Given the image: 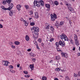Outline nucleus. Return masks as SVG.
I'll return each instance as SVG.
<instances>
[{
    "label": "nucleus",
    "instance_id": "nucleus-16",
    "mask_svg": "<svg viewBox=\"0 0 80 80\" xmlns=\"http://www.w3.org/2000/svg\"><path fill=\"white\" fill-rule=\"evenodd\" d=\"M24 23L25 26H26V27H27V26H28V21H27L25 20L24 21Z\"/></svg>",
    "mask_w": 80,
    "mask_h": 80
},
{
    "label": "nucleus",
    "instance_id": "nucleus-35",
    "mask_svg": "<svg viewBox=\"0 0 80 80\" xmlns=\"http://www.w3.org/2000/svg\"><path fill=\"white\" fill-rule=\"evenodd\" d=\"M53 18L55 19H56L57 18V15L55 14H53Z\"/></svg>",
    "mask_w": 80,
    "mask_h": 80
},
{
    "label": "nucleus",
    "instance_id": "nucleus-54",
    "mask_svg": "<svg viewBox=\"0 0 80 80\" xmlns=\"http://www.w3.org/2000/svg\"><path fill=\"white\" fill-rule=\"evenodd\" d=\"M32 61H33V62H35V61L36 60L35 58H33L32 59Z\"/></svg>",
    "mask_w": 80,
    "mask_h": 80
},
{
    "label": "nucleus",
    "instance_id": "nucleus-40",
    "mask_svg": "<svg viewBox=\"0 0 80 80\" xmlns=\"http://www.w3.org/2000/svg\"><path fill=\"white\" fill-rule=\"evenodd\" d=\"M10 72H11V73H15V71H14L13 70H10Z\"/></svg>",
    "mask_w": 80,
    "mask_h": 80
},
{
    "label": "nucleus",
    "instance_id": "nucleus-10",
    "mask_svg": "<svg viewBox=\"0 0 80 80\" xmlns=\"http://www.w3.org/2000/svg\"><path fill=\"white\" fill-rule=\"evenodd\" d=\"M35 18L37 19L38 18V12H36L35 13Z\"/></svg>",
    "mask_w": 80,
    "mask_h": 80
},
{
    "label": "nucleus",
    "instance_id": "nucleus-13",
    "mask_svg": "<svg viewBox=\"0 0 80 80\" xmlns=\"http://www.w3.org/2000/svg\"><path fill=\"white\" fill-rule=\"evenodd\" d=\"M51 21H55V18L53 17V16L52 14H51Z\"/></svg>",
    "mask_w": 80,
    "mask_h": 80
},
{
    "label": "nucleus",
    "instance_id": "nucleus-1",
    "mask_svg": "<svg viewBox=\"0 0 80 80\" xmlns=\"http://www.w3.org/2000/svg\"><path fill=\"white\" fill-rule=\"evenodd\" d=\"M34 7H35L36 6H37L38 7H40L39 4H40L42 6H44V2L42 0H39L38 2L37 1H34Z\"/></svg>",
    "mask_w": 80,
    "mask_h": 80
},
{
    "label": "nucleus",
    "instance_id": "nucleus-42",
    "mask_svg": "<svg viewBox=\"0 0 80 80\" xmlns=\"http://www.w3.org/2000/svg\"><path fill=\"white\" fill-rule=\"evenodd\" d=\"M6 2L5 1H4L2 2V4L3 5H6Z\"/></svg>",
    "mask_w": 80,
    "mask_h": 80
},
{
    "label": "nucleus",
    "instance_id": "nucleus-3",
    "mask_svg": "<svg viewBox=\"0 0 80 80\" xmlns=\"http://www.w3.org/2000/svg\"><path fill=\"white\" fill-rule=\"evenodd\" d=\"M66 5L67 6V7L68 8V9L70 11V12H72L73 13H74L75 12L74 11V9L73 8L71 7V5L69 3H66Z\"/></svg>",
    "mask_w": 80,
    "mask_h": 80
},
{
    "label": "nucleus",
    "instance_id": "nucleus-24",
    "mask_svg": "<svg viewBox=\"0 0 80 80\" xmlns=\"http://www.w3.org/2000/svg\"><path fill=\"white\" fill-rule=\"evenodd\" d=\"M68 41H69L72 44H73V40H72V39H70L69 40H68Z\"/></svg>",
    "mask_w": 80,
    "mask_h": 80
},
{
    "label": "nucleus",
    "instance_id": "nucleus-56",
    "mask_svg": "<svg viewBox=\"0 0 80 80\" xmlns=\"http://www.w3.org/2000/svg\"><path fill=\"white\" fill-rule=\"evenodd\" d=\"M78 75L79 77H80V71H79L78 72Z\"/></svg>",
    "mask_w": 80,
    "mask_h": 80
},
{
    "label": "nucleus",
    "instance_id": "nucleus-48",
    "mask_svg": "<svg viewBox=\"0 0 80 80\" xmlns=\"http://www.w3.org/2000/svg\"><path fill=\"white\" fill-rule=\"evenodd\" d=\"M74 77H77V74H74Z\"/></svg>",
    "mask_w": 80,
    "mask_h": 80
},
{
    "label": "nucleus",
    "instance_id": "nucleus-41",
    "mask_svg": "<svg viewBox=\"0 0 80 80\" xmlns=\"http://www.w3.org/2000/svg\"><path fill=\"white\" fill-rule=\"evenodd\" d=\"M20 20L21 21V22H24V21H25V20H24L22 18H21Z\"/></svg>",
    "mask_w": 80,
    "mask_h": 80
},
{
    "label": "nucleus",
    "instance_id": "nucleus-62",
    "mask_svg": "<svg viewBox=\"0 0 80 80\" xmlns=\"http://www.w3.org/2000/svg\"><path fill=\"white\" fill-rule=\"evenodd\" d=\"M41 45H42V46H44V43H41Z\"/></svg>",
    "mask_w": 80,
    "mask_h": 80
},
{
    "label": "nucleus",
    "instance_id": "nucleus-45",
    "mask_svg": "<svg viewBox=\"0 0 80 80\" xmlns=\"http://www.w3.org/2000/svg\"><path fill=\"white\" fill-rule=\"evenodd\" d=\"M36 48L38 49V50H40V48H39V46H38V45H36Z\"/></svg>",
    "mask_w": 80,
    "mask_h": 80
},
{
    "label": "nucleus",
    "instance_id": "nucleus-31",
    "mask_svg": "<svg viewBox=\"0 0 80 80\" xmlns=\"http://www.w3.org/2000/svg\"><path fill=\"white\" fill-rule=\"evenodd\" d=\"M25 8H26V9H28V8H29V6H28L27 5H25Z\"/></svg>",
    "mask_w": 80,
    "mask_h": 80
},
{
    "label": "nucleus",
    "instance_id": "nucleus-18",
    "mask_svg": "<svg viewBox=\"0 0 80 80\" xmlns=\"http://www.w3.org/2000/svg\"><path fill=\"white\" fill-rule=\"evenodd\" d=\"M64 21H61L59 23V26H62V25H63L64 24Z\"/></svg>",
    "mask_w": 80,
    "mask_h": 80
},
{
    "label": "nucleus",
    "instance_id": "nucleus-12",
    "mask_svg": "<svg viewBox=\"0 0 80 80\" xmlns=\"http://www.w3.org/2000/svg\"><path fill=\"white\" fill-rule=\"evenodd\" d=\"M13 13H14V12L13 11H11L9 12V14L10 16H11V17H12V16H13Z\"/></svg>",
    "mask_w": 80,
    "mask_h": 80
},
{
    "label": "nucleus",
    "instance_id": "nucleus-19",
    "mask_svg": "<svg viewBox=\"0 0 80 80\" xmlns=\"http://www.w3.org/2000/svg\"><path fill=\"white\" fill-rule=\"evenodd\" d=\"M60 59V56H58L56 57V60H59Z\"/></svg>",
    "mask_w": 80,
    "mask_h": 80
},
{
    "label": "nucleus",
    "instance_id": "nucleus-33",
    "mask_svg": "<svg viewBox=\"0 0 80 80\" xmlns=\"http://www.w3.org/2000/svg\"><path fill=\"white\" fill-rule=\"evenodd\" d=\"M25 77L28 78L29 77H30V76L29 74H27V75H25Z\"/></svg>",
    "mask_w": 80,
    "mask_h": 80
},
{
    "label": "nucleus",
    "instance_id": "nucleus-5",
    "mask_svg": "<svg viewBox=\"0 0 80 80\" xmlns=\"http://www.w3.org/2000/svg\"><path fill=\"white\" fill-rule=\"evenodd\" d=\"M59 44L61 47H65V43L64 42H62L61 40L59 42Z\"/></svg>",
    "mask_w": 80,
    "mask_h": 80
},
{
    "label": "nucleus",
    "instance_id": "nucleus-50",
    "mask_svg": "<svg viewBox=\"0 0 80 80\" xmlns=\"http://www.w3.org/2000/svg\"><path fill=\"white\" fill-rule=\"evenodd\" d=\"M50 3L51 5H52V4H53V1H50Z\"/></svg>",
    "mask_w": 80,
    "mask_h": 80
},
{
    "label": "nucleus",
    "instance_id": "nucleus-2",
    "mask_svg": "<svg viewBox=\"0 0 80 80\" xmlns=\"http://www.w3.org/2000/svg\"><path fill=\"white\" fill-rule=\"evenodd\" d=\"M60 37L61 39L62 40H63V39H64L65 41H68V37H67V36L65 35L64 33H62V34L60 36Z\"/></svg>",
    "mask_w": 80,
    "mask_h": 80
},
{
    "label": "nucleus",
    "instance_id": "nucleus-20",
    "mask_svg": "<svg viewBox=\"0 0 80 80\" xmlns=\"http://www.w3.org/2000/svg\"><path fill=\"white\" fill-rule=\"evenodd\" d=\"M74 40L75 41L76 40H77L78 39V38L77 37V35L76 34L74 35Z\"/></svg>",
    "mask_w": 80,
    "mask_h": 80
},
{
    "label": "nucleus",
    "instance_id": "nucleus-9",
    "mask_svg": "<svg viewBox=\"0 0 80 80\" xmlns=\"http://www.w3.org/2000/svg\"><path fill=\"white\" fill-rule=\"evenodd\" d=\"M45 25L46 26L45 28L46 30H47V29H50V24H49L47 23Z\"/></svg>",
    "mask_w": 80,
    "mask_h": 80
},
{
    "label": "nucleus",
    "instance_id": "nucleus-21",
    "mask_svg": "<svg viewBox=\"0 0 80 80\" xmlns=\"http://www.w3.org/2000/svg\"><path fill=\"white\" fill-rule=\"evenodd\" d=\"M1 8L4 10H8V8H5V7L3 6H1Z\"/></svg>",
    "mask_w": 80,
    "mask_h": 80
},
{
    "label": "nucleus",
    "instance_id": "nucleus-7",
    "mask_svg": "<svg viewBox=\"0 0 80 80\" xmlns=\"http://www.w3.org/2000/svg\"><path fill=\"white\" fill-rule=\"evenodd\" d=\"M2 64L5 66H8L9 62L7 61H3L2 62Z\"/></svg>",
    "mask_w": 80,
    "mask_h": 80
},
{
    "label": "nucleus",
    "instance_id": "nucleus-36",
    "mask_svg": "<svg viewBox=\"0 0 80 80\" xmlns=\"http://www.w3.org/2000/svg\"><path fill=\"white\" fill-rule=\"evenodd\" d=\"M56 46H59V42H56L55 43Z\"/></svg>",
    "mask_w": 80,
    "mask_h": 80
},
{
    "label": "nucleus",
    "instance_id": "nucleus-32",
    "mask_svg": "<svg viewBox=\"0 0 80 80\" xmlns=\"http://www.w3.org/2000/svg\"><path fill=\"white\" fill-rule=\"evenodd\" d=\"M6 1L7 3H10L12 2V0H6Z\"/></svg>",
    "mask_w": 80,
    "mask_h": 80
},
{
    "label": "nucleus",
    "instance_id": "nucleus-15",
    "mask_svg": "<svg viewBox=\"0 0 80 80\" xmlns=\"http://www.w3.org/2000/svg\"><path fill=\"white\" fill-rule=\"evenodd\" d=\"M25 39L26 41H29V40H30V38H29V36H28V35H26V36Z\"/></svg>",
    "mask_w": 80,
    "mask_h": 80
},
{
    "label": "nucleus",
    "instance_id": "nucleus-57",
    "mask_svg": "<svg viewBox=\"0 0 80 80\" xmlns=\"http://www.w3.org/2000/svg\"><path fill=\"white\" fill-rule=\"evenodd\" d=\"M69 21L70 25H71V23H72V21H71V20H69Z\"/></svg>",
    "mask_w": 80,
    "mask_h": 80
},
{
    "label": "nucleus",
    "instance_id": "nucleus-29",
    "mask_svg": "<svg viewBox=\"0 0 80 80\" xmlns=\"http://www.w3.org/2000/svg\"><path fill=\"white\" fill-rule=\"evenodd\" d=\"M66 80H70V78L68 77V76H66L65 78Z\"/></svg>",
    "mask_w": 80,
    "mask_h": 80
},
{
    "label": "nucleus",
    "instance_id": "nucleus-39",
    "mask_svg": "<svg viewBox=\"0 0 80 80\" xmlns=\"http://www.w3.org/2000/svg\"><path fill=\"white\" fill-rule=\"evenodd\" d=\"M23 73H25V74H28V72L27 71H23Z\"/></svg>",
    "mask_w": 80,
    "mask_h": 80
},
{
    "label": "nucleus",
    "instance_id": "nucleus-38",
    "mask_svg": "<svg viewBox=\"0 0 80 80\" xmlns=\"http://www.w3.org/2000/svg\"><path fill=\"white\" fill-rule=\"evenodd\" d=\"M38 42H39L40 43H41V42H42V39L41 38L38 39Z\"/></svg>",
    "mask_w": 80,
    "mask_h": 80
},
{
    "label": "nucleus",
    "instance_id": "nucleus-58",
    "mask_svg": "<svg viewBox=\"0 0 80 80\" xmlns=\"http://www.w3.org/2000/svg\"><path fill=\"white\" fill-rule=\"evenodd\" d=\"M12 42H9V44L10 45H12Z\"/></svg>",
    "mask_w": 80,
    "mask_h": 80
},
{
    "label": "nucleus",
    "instance_id": "nucleus-55",
    "mask_svg": "<svg viewBox=\"0 0 80 80\" xmlns=\"http://www.w3.org/2000/svg\"><path fill=\"white\" fill-rule=\"evenodd\" d=\"M60 70H61V71L62 72H65V70H64V69H60Z\"/></svg>",
    "mask_w": 80,
    "mask_h": 80
},
{
    "label": "nucleus",
    "instance_id": "nucleus-52",
    "mask_svg": "<svg viewBox=\"0 0 80 80\" xmlns=\"http://www.w3.org/2000/svg\"><path fill=\"white\" fill-rule=\"evenodd\" d=\"M57 51H58V52H62V50L59 49H58Z\"/></svg>",
    "mask_w": 80,
    "mask_h": 80
},
{
    "label": "nucleus",
    "instance_id": "nucleus-27",
    "mask_svg": "<svg viewBox=\"0 0 80 80\" xmlns=\"http://www.w3.org/2000/svg\"><path fill=\"white\" fill-rule=\"evenodd\" d=\"M35 22H32L30 23V25H31V26H34V25H35Z\"/></svg>",
    "mask_w": 80,
    "mask_h": 80
},
{
    "label": "nucleus",
    "instance_id": "nucleus-64",
    "mask_svg": "<svg viewBox=\"0 0 80 80\" xmlns=\"http://www.w3.org/2000/svg\"><path fill=\"white\" fill-rule=\"evenodd\" d=\"M32 19V18H29V20H31Z\"/></svg>",
    "mask_w": 80,
    "mask_h": 80
},
{
    "label": "nucleus",
    "instance_id": "nucleus-8",
    "mask_svg": "<svg viewBox=\"0 0 80 80\" xmlns=\"http://www.w3.org/2000/svg\"><path fill=\"white\" fill-rule=\"evenodd\" d=\"M61 55L63 57H64L65 58H68V54L66 53H62Z\"/></svg>",
    "mask_w": 80,
    "mask_h": 80
},
{
    "label": "nucleus",
    "instance_id": "nucleus-4",
    "mask_svg": "<svg viewBox=\"0 0 80 80\" xmlns=\"http://www.w3.org/2000/svg\"><path fill=\"white\" fill-rule=\"evenodd\" d=\"M31 30H34V32H39V28L37 27H33L31 28Z\"/></svg>",
    "mask_w": 80,
    "mask_h": 80
},
{
    "label": "nucleus",
    "instance_id": "nucleus-37",
    "mask_svg": "<svg viewBox=\"0 0 80 80\" xmlns=\"http://www.w3.org/2000/svg\"><path fill=\"white\" fill-rule=\"evenodd\" d=\"M9 68L10 69H12V68H13V67L12 65H10L9 66Z\"/></svg>",
    "mask_w": 80,
    "mask_h": 80
},
{
    "label": "nucleus",
    "instance_id": "nucleus-28",
    "mask_svg": "<svg viewBox=\"0 0 80 80\" xmlns=\"http://www.w3.org/2000/svg\"><path fill=\"white\" fill-rule=\"evenodd\" d=\"M33 11H31L29 13V15H33Z\"/></svg>",
    "mask_w": 80,
    "mask_h": 80
},
{
    "label": "nucleus",
    "instance_id": "nucleus-44",
    "mask_svg": "<svg viewBox=\"0 0 80 80\" xmlns=\"http://www.w3.org/2000/svg\"><path fill=\"white\" fill-rule=\"evenodd\" d=\"M34 33L36 35H38V32H34Z\"/></svg>",
    "mask_w": 80,
    "mask_h": 80
},
{
    "label": "nucleus",
    "instance_id": "nucleus-14",
    "mask_svg": "<svg viewBox=\"0 0 80 80\" xmlns=\"http://www.w3.org/2000/svg\"><path fill=\"white\" fill-rule=\"evenodd\" d=\"M16 8H17V10H18V11H20V8H21V6H20V5H18L16 6Z\"/></svg>",
    "mask_w": 80,
    "mask_h": 80
},
{
    "label": "nucleus",
    "instance_id": "nucleus-60",
    "mask_svg": "<svg viewBox=\"0 0 80 80\" xmlns=\"http://www.w3.org/2000/svg\"><path fill=\"white\" fill-rule=\"evenodd\" d=\"M78 56H80V53L79 52L77 54Z\"/></svg>",
    "mask_w": 80,
    "mask_h": 80
},
{
    "label": "nucleus",
    "instance_id": "nucleus-43",
    "mask_svg": "<svg viewBox=\"0 0 80 80\" xmlns=\"http://www.w3.org/2000/svg\"><path fill=\"white\" fill-rule=\"evenodd\" d=\"M34 44L36 46L38 45V44L37 43V42L36 41H35L34 42Z\"/></svg>",
    "mask_w": 80,
    "mask_h": 80
},
{
    "label": "nucleus",
    "instance_id": "nucleus-6",
    "mask_svg": "<svg viewBox=\"0 0 80 80\" xmlns=\"http://www.w3.org/2000/svg\"><path fill=\"white\" fill-rule=\"evenodd\" d=\"M8 6L9 7L8 8V10L10 11V10L13 8V4L12 3H10L8 4Z\"/></svg>",
    "mask_w": 80,
    "mask_h": 80
},
{
    "label": "nucleus",
    "instance_id": "nucleus-30",
    "mask_svg": "<svg viewBox=\"0 0 80 80\" xmlns=\"http://www.w3.org/2000/svg\"><path fill=\"white\" fill-rule=\"evenodd\" d=\"M60 70L59 68H57L55 69V71H57L58 72H59Z\"/></svg>",
    "mask_w": 80,
    "mask_h": 80
},
{
    "label": "nucleus",
    "instance_id": "nucleus-49",
    "mask_svg": "<svg viewBox=\"0 0 80 80\" xmlns=\"http://www.w3.org/2000/svg\"><path fill=\"white\" fill-rule=\"evenodd\" d=\"M3 28V25L2 24H0V28Z\"/></svg>",
    "mask_w": 80,
    "mask_h": 80
},
{
    "label": "nucleus",
    "instance_id": "nucleus-51",
    "mask_svg": "<svg viewBox=\"0 0 80 80\" xmlns=\"http://www.w3.org/2000/svg\"><path fill=\"white\" fill-rule=\"evenodd\" d=\"M58 47H59V46H57L56 47V49H57V50L59 49V48H58Z\"/></svg>",
    "mask_w": 80,
    "mask_h": 80
},
{
    "label": "nucleus",
    "instance_id": "nucleus-61",
    "mask_svg": "<svg viewBox=\"0 0 80 80\" xmlns=\"http://www.w3.org/2000/svg\"><path fill=\"white\" fill-rule=\"evenodd\" d=\"M75 50V48H72V50L74 51Z\"/></svg>",
    "mask_w": 80,
    "mask_h": 80
},
{
    "label": "nucleus",
    "instance_id": "nucleus-34",
    "mask_svg": "<svg viewBox=\"0 0 80 80\" xmlns=\"http://www.w3.org/2000/svg\"><path fill=\"white\" fill-rule=\"evenodd\" d=\"M42 79L43 80H46L47 79V78L45 76H44L42 77Z\"/></svg>",
    "mask_w": 80,
    "mask_h": 80
},
{
    "label": "nucleus",
    "instance_id": "nucleus-53",
    "mask_svg": "<svg viewBox=\"0 0 80 80\" xmlns=\"http://www.w3.org/2000/svg\"><path fill=\"white\" fill-rule=\"evenodd\" d=\"M27 51H28V52H30V51H31V49H28L27 50Z\"/></svg>",
    "mask_w": 80,
    "mask_h": 80
},
{
    "label": "nucleus",
    "instance_id": "nucleus-25",
    "mask_svg": "<svg viewBox=\"0 0 80 80\" xmlns=\"http://www.w3.org/2000/svg\"><path fill=\"white\" fill-rule=\"evenodd\" d=\"M54 4L56 6L58 5V2L57 1H55L54 2Z\"/></svg>",
    "mask_w": 80,
    "mask_h": 80
},
{
    "label": "nucleus",
    "instance_id": "nucleus-47",
    "mask_svg": "<svg viewBox=\"0 0 80 80\" xmlns=\"http://www.w3.org/2000/svg\"><path fill=\"white\" fill-rule=\"evenodd\" d=\"M53 40H54V38H51L50 39V42H52V41H53Z\"/></svg>",
    "mask_w": 80,
    "mask_h": 80
},
{
    "label": "nucleus",
    "instance_id": "nucleus-17",
    "mask_svg": "<svg viewBox=\"0 0 80 80\" xmlns=\"http://www.w3.org/2000/svg\"><path fill=\"white\" fill-rule=\"evenodd\" d=\"M75 41V44L76 45H79V44H80L79 43V41L78 40H76Z\"/></svg>",
    "mask_w": 80,
    "mask_h": 80
},
{
    "label": "nucleus",
    "instance_id": "nucleus-11",
    "mask_svg": "<svg viewBox=\"0 0 80 80\" xmlns=\"http://www.w3.org/2000/svg\"><path fill=\"white\" fill-rule=\"evenodd\" d=\"M29 67L32 70H33V68H34V64H30L29 66Z\"/></svg>",
    "mask_w": 80,
    "mask_h": 80
},
{
    "label": "nucleus",
    "instance_id": "nucleus-63",
    "mask_svg": "<svg viewBox=\"0 0 80 80\" xmlns=\"http://www.w3.org/2000/svg\"><path fill=\"white\" fill-rule=\"evenodd\" d=\"M17 67H20V65L19 64L17 65Z\"/></svg>",
    "mask_w": 80,
    "mask_h": 80
},
{
    "label": "nucleus",
    "instance_id": "nucleus-26",
    "mask_svg": "<svg viewBox=\"0 0 80 80\" xmlns=\"http://www.w3.org/2000/svg\"><path fill=\"white\" fill-rule=\"evenodd\" d=\"M50 30L52 32H53L54 31V28L52 26L50 27Z\"/></svg>",
    "mask_w": 80,
    "mask_h": 80
},
{
    "label": "nucleus",
    "instance_id": "nucleus-22",
    "mask_svg": "<svg viewBox=\"0 0 80 80\" xmlns=\"http://www.w3.org/2000/svg\"><path fill=\"white\" fill-rule=\"evenodd\" d=\"M14 44H15V45H17L20 44V42L18 41H15L14 42Z\"/></svg>",
    "mask_w": 80,
    "mask_h": 80
},
{
    "label": "nucleus",
    "instance_id": "nucleus-23",
    "mask_svg": "<svg viewBox=\"0 0 80 80\" xmlns=\"http://www.w3.org/2000/svg\"><path fill=\"white\" fill-rule=\"evenodd\" d=\"M46 6L48 8H50V5L49 4H46Z\"/></svg>",
    "mask_w": 80,
    "mask_h": 80
},
{
    "label": "nucleus",
    "instance_id": "nucleus-46",
    "mask_svg": "<svg viewBox=\"0 0 80 80\" xmlns=\"http://www.w3.org/2000/svg\"><path fill=\"white\" fill-rule=\"evenodd\" d=\"M11 48H13V49H15V46L12 45L11 46Z\"/></svg>",
    "mask_w": 80,
    "mask_h": 80
},
{
    "label": "nucleus",
    "instance_id": "nucleus-59",
    "mask_svg": "<svg viewBox=\"0 0 80 80\" xmlns=\"http://www.w3.org/2000/svg\"><path fill=\"white\" fill-rule=\"evenodd\" d=\"M54 80H58V79L57 78H54Z\"/></svg>",
    "mask_w": 80,
    "mask_h": 80
}]
</instances>
